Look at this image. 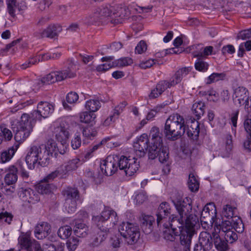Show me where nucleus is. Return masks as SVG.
<instances>
[{
  "label": "nucleus",
  "mask_w": 251,
  "mask_h": 251,
  "mask_svg": "<svg viewBox=\"0 0 251 251\" xmlns=\"http://www.w3.org/2000/svg\"><path fill=\"white\" fill-rule=\"evenodd\" d=\"M157 221V226L163 231L164 238L173 241L175 236L180 232V242L184 247L185 251H190L192 237L200 227L206 230L214 231L215 223L218 221Z\"/></svg>",
  "instance_id": "obj_1"
},
{
  "label": "nucleus",
  "mask_w": 251,
  "mask_h": 251,
  "mask_svg": "<svg viewBox=\"0 0 251 251\" xmlns=\"http://www.w3.org/2000/svg\"><path fill=\"white\" fill-rule=\"evenodd\" d=\"M65 152L64 149L59 151L56 142L50 140L45 144L31 146L26 155L25 162L28 169L33 170L36 167L47 166L50 156L56 157L58 152L63 154Z\"/></svg>",
  "instance_id": "obj_2"
},
{
  "label": "nucleus",
  "mask_w": 251,
  "mask_h": 251,
  "mask_svg": "<svg viewBox=\"0 0 251 251\" xmlns=\"http://www.w3.org/2000/svg\"><path fill=\"white\" fill-rule=\"evenodd\" d=\"M149 136L151 142L149 150V158L154 159L158 156L161 163L166 162L169 159V149L163 145L162 134L160 132L159 128L156 126L152 127Z\"/></svg>",
  "instance_id": "obj_3"
},
{
  "label": "nucleus",
  "mask_w": 251,
  "mask_h": 251,
  "mask_svg": "<svg viewBox=\"0 0 251 251\" xmlns=\"http://www.w3.org/2000/svg\"><path fill=\"white\" fill-rule=\"evenodd\" d=\"M186 128L183 116L177 113L173 114L167 119L164 132L169 140L175 141L184 135Z\"/></svg>",
  "instance_id": "obj_4"
},
{
  "label": "nucleus",
  "mask_w": 251,
  "mask_h": 251,
  "mask_svg": "<svg viewBox=\"0 0 251 251\" xmlns=\"http://www.w3.org/2000/svg\"><path fill=\"white\" fill-rule=\"evenodd\" d=\"M11 124L15 133V140L20 144L29 137L35 123L30 119L29 114L24 113L21 116L20 121H13Z\"/></svg>",
  "instance_id": "obj_5"
},
{
  "label": "nucleus",
  "mask_w": 251,
  "mask_h": 251,
  "mask_svg": "<svg viewBox=\"0 0 251 251\" xmlns=\"http://www.w3.org/2000/svg\"><path fill=\"white\" fill-rule=\"evenodd\" d=\"M76 71L75 65L71 60L67 68L61 71L52 72L42 78L41 82L43 84L47 85L65 79L74 78L76 76Z\"/></svg>",
  "instance_id": "obj_6"
},
{
  "label": "nucleus",
  "mask_w": 251,
  "mask_h": 251,
  "mask_svg": "<svg viewBox=\"0 0 251 251\" xmlns=\"http://www.w3.org/2000/svg\"><path fill=\"white\" fill-rule=\"evenodd\" d=\"M172 201L179 216V218L177 217V220H193V215L191 213L192 206L190 199L185 198L182 200V197L178 195L172 198Z\"/></svg>",
  "instance_id": "obj_7"
},
{
  "label": "nucleus",
  "mask_w": 251,
  "mask_h": 251,
  "mask_svg": "<svg viewBox=\"0 0 251 251\" xmlns=\"http://www.w3.org/2000/svg\"><path fill=\"white\" fill-rule=\"evenodd\" d=\"M115 15L118 16H121L118 13H115L113 7L110 5L101 6L96 8L94 13L87 18V22L90 24H93L108 17L113 19V16Z\"/></svg>",
  "instance_id": "obj_8"
},
{
  "label": "nucleus",
  "mask_w": 251,
  "mask_h": 251,
  "mask_svg": "<svg viewBox=\"0 0 251 251\" xmlns=\"http://www.w3.org/2000/svg\"><path fill=\"white\" fill-rule=\"evenodd\" d=\"M54 110V106L53 104L41 101L38 103L37 110H34L29 115L30 119L35 123L36 121H41L42 119L48 118Z\"/></svg>",
  "instance_id": "obj_9"
},
{
  "label": "nucleus",
  "mask_w": 251,
  "mask_h": 251,
  "mask_svg": "<svg viewBox=\"0 0 251 251\" xmlns=\"http://www.w3.org/2000/svg\"><path fill=\"white\" fill-rule=\"evenodd\" d=\"M139 161L135 157L128 158L125 156H119V169L126 176H133L138 170Z\"/></svg>",
  "instance_id": "obj_10"
},
{
  "label": "nucleus",
  "mask_w": 251,
  "mask_h": 251,
  "mask_svg": "<svg viewBox=\"0 0 251 251\" xmlns=\"http://www.w3.org/2000/svg\"><path fill=\"white\" fill-rule=\"evenodd\" d=\"M100 169L102 173L107 176L115 174L119 169V156L111 155L108 156L100 165Z\"/></svg>",
  "instance_id": "obj_11"
},
{
  "label": "nucleus",
  "mask_w": 251,
  "mask_h": 251,
  "mask_svg": "<svg viewBox=\"0 0 251 251\" xmlns=\"http://www.w3.org/2000/svg\"><path fill=\"white\" fill-rule=\"evenodd\" d=\"M248 90L244 87H238L234 89L232 99L234 104L237 106L244 105L245 109L248 108L249 100Z\"/></svg>",
  "instance_id": "obj_12"
},
{
  "label": "nucleus",
  "mask_w": 251,
  "mask_h": 251,
  "mask_svg": "<svg viewBox=\"0 0 251 251\" xmlns=\"http://www.w3.org/2000/svg\"><path fill=\"white\" fill-rule=\"evenodd\" d=\"M149 139L147 134H143L137 138L134 143L133 147L137 156L141 157L145 155L146 151L150 146H149Z\"/></svg>",
  "instance_id": "obj_13"
},
{
  "label": "nucleus",
  "mask_w": 251,
  "mask_h": 251,
  "mask_svg": "<svg viewBox=\"0 0 251 251\" xmlns=\"http://www.w3.org/2000/svg\"><path fill=\"white\" fill-rule=\"evenodd\" d=\"M20 198L23 201L29 203H35L39 201L37 194L30 188H21L18 192Z\"/></svg>",
  "instance_id": "obj_14"
},
{
  "label": "nucleus",
  "mask_w": 251,
  "mask_h": 251,
  "mask_svg": "<svg viewBox=\"0 0 251 251\" xmlns=\"http://www.w3.org/2000/svg\"><path fill=\"white\" fill-rule=\"evenodd\" d=\"M61 31L62 27L60 25H50L43 31L35 33L34 35L37 38L49 37L53 38L57 36L58 34Z\"/></svg>",
  "instance_id": "obj_15"
},
{
  "label": "nucleus",
  "mask_w": 251,
  "mask_h": 251,
  "mask_svg": "<svg viewBox=\"0 0 251 251\" xmlns=\"http://www.w3.org/2000/svg\"><path fill=\"white\" fill-rule=\"evenodd\" d=\"M171 207L169 204L167 202H163L160 203L156 213L157 219L163 220V219L169 218V220H175L177 217L174 214L170 215Z\"/></svg>",
  "instance_id": "obj_16"
},
{
  "label": "nucleus",
  "mask_w": 251,
  "mask_h": 251,
  "mask_svg": "<svg viewBox=\"0 0 251 251\" xmlns=\"http://www.w3.org/2000/svg\"><path fill=\"white\" fill-rule=\"evenodd\" d=\"M19 243L22 249L27 251H35L34 245L38 244V242L33 239H31L27 234L22 235L19 237Z\"/></svg>",
  "instance_id": "obj_17"
},
{
  "label": "nucleus",
  "mask_w": 251,
  "mask_h": 251,
  "mask_svg": "<svg viewBox=\"0 0 251 251\" xmlns=\"http://www.w3.org/2000/svg\"><path fill=\"white\" fill-rule=\"evenodd\" d=\"M50 231V226L47 222L42 221L35 227L34 234L39 240L45 238Z\"/></svg>",
  "instance_id": "obj_18"
},
{
  "label": "nucleus",
  "mask_w": 251,
  "mask_h": 251,
  "mask_svg": "<svg viewBox=\"0 0 251 251\" xmlns=\"http://www.w3.org/2000/svg\"><path fill=\"white\" fill-rule=\"evenodd\" d=\"M192 69V67H188L182 68L178 70L176 72L174 76L169 81L170 86L172 87L179 83L181 81L182 78L187 75Z\"/></svg>",
  "instance_id": "obj_19"
},
{
  "label": "nucleus",
  "mask_w": 251,
  "mask_h": 251,
  "mask_svg": "<svg viewBox=\"0 0 251 251\" xmlns=\"http://www.w3.org/2000/svg\"><path fill=\"white\" fill-rule=\"evenodd\" d=\"M217 215V210L215 205L213 202L207 204L201 213V219H208L215 220Z\"/></svg>",
  "instance_id": "obj_20"
},
{
  "label": "nucleus",
  "mask_w": 251,
  "mask_h": 251,
  "mask_svg": "<svg viewBox=\"0 0 251 251\" xmlns=\"http://www.w3.org/2000/svg\"><path fill=\"white\" fill-rule=\"evenodd\" d=\"M53 133L56 139L58 141L60 142L61 145L64 147L69 137L68 129L62 126H57L54 128Z\"/></svg>",
  "instance_id": "obj_21"
},
{
  "label": "nucleus",
  "mask_w": 251,
  "mask_h": 251,
  "mask_svg": "<svg viewBox=\"0 0 251 251\" xmlns=\"http://www.w3.org/2000/svg\"><path fill=\"white\" fill-rule=\"evenodd\" d=\"M110 140V137H106L103 139H102L100 143L99 144L94 145L93 147H90L89 149L86 151L84 155V157L87 159H89L92 156V153L98 150V149L100 147V145H104L106 144L107 142V145L108 147L112 148V147H117L120 145L118 142L116 143H112L111 142H109Z\"/></svg>",
  "instance_id": "obj_22"
},
{
  "label": "nucleus",
  "mask_w": 251,
  "mask_h": 251,
  "mask_svg": "<svg viewBox=\"0 0 251 251\" xmlns=\"http://www.w3.org/2000/svg\"><path fill=\"white\" fill-rule=\"evenodd\" d=\"M130 226L131 227L128 231V233L129 235L127 236L125 241L128 245H133L136 243L139 239L140 233L137 225L133 223Z\"/></svg>",
  "instance_id": "obj_23"
},
{
  "label": "nucleus",
  "mask_w": 251,
  "mask_h": 251,
  "mask_svg": "<svg viewBox=\"0 0 251 251\" xmlns=\"http://www.w3.org/2000/svg\"><path fill=\"white\" fill-rule=\"evenodd\" d=\"M171 86L169 84V81L162 80L159 81L155 88L152 89L149 95L150 99H153L159 96L166 89Z\"/></svg>",
  "instance_id": "obj_24"
},
{
  "label": "nucleus",
  "mask_w": 251,
  "mask_h": 251,
  "mask_svg": "<svg viewBox=\"0 0 251 251\" xmlns=\"http://www.w3.org/2000/svg\"><path fill=\"white\" fill-rule=\"evenodd\" d=\"M65 200L75 201L76 202L79 199V192L77 188L67 187L62 192Z\"/></svg>",
  "instance_id": "obj_25"
},
{
  "label": "nucleus",
  "mask_w": 251,
  "mask_h": 251,
  "mask_svg": "<svg viewBox=\"0 0 251 251\" xmlns=\"http://www.w3.org/2000/svg\"><path fill=\"white\" fill-rule=\"evenodd\" d=\"M79 163V159L75 158L59 167L64 177H65L66 175L69 172L76 170L78 166Z\"/></svg>",
  "instance_id": "obj_26"
},
{
  "label": "nucleus",
  "mask_w": 251,
  "mask_h": 251,
  "mask_svg": "<svg viewBox=\"0 0 251 251\" xmlns=\"http://www.w3.org/2000/svg\"><path fill=\"white\" fill-rule=\"evenodd\" d=\"M231 229H233V226L230 221H219L215 223L212 233L219 234L221 230L225 233Z\"/></svg>",
  "instance_id": "obj_27"
},
{
  "label": "nucleus",
  "mask_w": 251,
  "mask_h": 251,
  "mask_svg": "<svg viewBox=\"0 0 251 251\" xmlns=\"http://www.w3.org/2000/svg\"><path fill=\"white\" fill-rule=\"evenodd\" d=\"M8 173L4 177V182L5 184L10 185L15 184L18 179L17 170L16 166L11 165L7 169Z\"/></svg>",
  "instance_id": "obj_28"
},
{
  "label": "nucleus",
  "mask_w": 251,
  "mask_h": 251,
  "mask_svg": "<svg viewBox=\"0 0 251 251\" xmlns=\"http://www.w3.org/2000/svg\"><path fill=\"white\" fill-rule=\"evenodd\" d=\"M199 126V123L197 121H192L191 125L187 128L188 136L194 140H197L198 139L200 133Z\"/></svg>",
  "instance_id": "obj_29"
},
{
  "label": "nucleus",
  "mask_w": 251,
  "mask_h": 251,
  "mask_svg": "<svg viewBox=\"0 0 251 251\" xmlns=\"http://www.w3.org/2000/svg\"><path fill=\"white\" fill-rule=\"evenodd\" d=\"M55 188L52 183H49L44 180H42L36 186L37 191L41 194L50 193Z\"/></svg>",
  "instance_id": "obj_30"
},
{
  "label": "nucleus",
  "mask_w": 251,
  "mask_h": 251,
  "mask_svg": "<svg viewBox=\"0 0 251 251\" xmlns=\"http://www.w3.org/2000/svg\"><path fill=\"white\" fill-rule=\"evenodd\" d=\"M213 236L207 232H202L199 236V244L204 246L206 250H210L212 247Z\"/></svg>",
  "instance_id": "obj_31"
},
{
  "label": "nucleus",
  "mask_w": 251,
  "mask_h": 251,
  "mask_svg": "<svg viewBox=\"0 0 251 251\" xmlns=\"http://www.w3.org/2000/svg\"><path fill=\"white\" fill-rule=\"evenodd\" d=\"M19 144H16L8 150L2 151L0 155V162L1 163H5L9 161L14 155L15 151L19 148Z\"/></svg>",
  "instance_id": "obj_32"
},
{
  "label": "nucleus",
  "mask_w": 251,
  "mask_h": 251,
  "mask_svg": "<svg viewBox=\"0 0 251 251\" xmlns=\"http://www.w3.org/2000/svg\"><path fill=\"white\" fill-rule=\"evenodd\" d=\"M73 230L75 234L79 237H84L87 234L88 227L80 221L76 222Z\"/></svg>",
  "instance_id": "obj_33"
},
{
  "label": "nucleus",
  "mask_w": 251,
  "mask_h": 251,
  "mask_svg": "<svg viewBox=\"0 0 251 251\" xmlns=\"http://www.w3.org/2000/svg\"><path fill=\"white\" fill-rule=\"evenodd\" d=\"M115 225L114 222L112 223L110 221H98L94 230L104 232L106 234L107 232Z\"/></svg>",
  "instance_id": "obj_34"
},
{
  "label": "nucleus",
  "mask_w": 251,
  "mask_h": 251,
  "mask_svg": "<svg viewBox=\"0 0 251 251\" xmlns=\"http://www.w3.org/2000/svg\"><path fill=\"white\" fill-rule=\"evenodd\" d=\"M212 236L215 247L218 251H226L228 250L227 242L226 240H222L218 234L212 233Z\"/></svg>",
  "instance_id": "obj_35"
},
{
  "label": "nucleus",
  "mask_w": 251,
  "mask_h": 251,
  "mask_svg": "<svg viewBox=\"0 0 251 251\" xmlns=\"http://www.w3.org/2000/svg\"><path fill=\"white\" fill-rule=\"evenodd\" d=\"M205 104L204 102L200 101L194 103L192 105V111L197 120L200 119L205 111Z\"/></svg>",
  "instance_id": "obj_36"
},
{
  "label": "nucleus",
  "mask_w": 251,
  "mask_h": 251,
  "mask_svg": "<svg viewBox=\"0 0 251 251\" xmlns=\"http://www.w3.org/2000/svg\"><path fill=\"white\" fill-rule=\"evenodd\" d=\"M120 223L118 224V230L120 233L121 236H122L126 240L127 236L129 235L128 233V231L129 230L131 226L133 223H130L127 221H119Z\"/></svg>",
  "instance_id": "obj_37"
},
{
  "label": "nucleus",
  "mask_w": 251,
  "mask_h": 251,
  "mask_svg": "<svg viewBox=\"0 0 251 251\" xmlns=\"http://www.w3.org/2000/svg\"><path fill=\"white\" fill-rule=\"evenodd\" d=\"M7 10L8 14L13 18L16 17V9L20 11L24 10L26 7L25 5H20L17 3V1L7 4Z\"/></svg>",
  "instance_id": "obj_38"
},
{
  "label": "nucleus",
  "mask_w": 251,
  "mask_h": 251,
  "mask_svg": "<svg viewBox=\"0 0 251 251\" xmlns=\"http://www.w3.org/2000/svg\"><path fill=\"white\" fill-rule=\"evenodd\" d=\"M232 136L230 135H227L226 137V148L225 149L221 151V155L223 157H228L232 151Z\"/></svg>",
  "instance_id": "obj_39"
},
{
  "label": "nucleus",
  "mask_w": 251,
  "mask_h": 251,
  "mask_svg": "<svg viewBox=\"0 0 251 251\" xmlns=\"http://www.w3.org/2000/svg\"><path fill=\"white\" fill-rule=\"evenodd\" d=\"M117 217V213L110 207H105L100 215L103 220L115 219Z\"/></svg>",
  "instance_id": "obj_40"
},
{
  "label": "nucleus",
  "mask_w": 251,
  "mask_h": 251,
  "mask_svg": "<svg viewBox=\"0 0 251 251\" xmlns=\"http://www.w3.org/2000/svg\"><path fill=\"white\" fill-rule=\"evenodd\" d=\"M80 121L84 123H91L93 125L96 118V115L91 112H83L80 114Z\"/></svg>",
  "instance_id": "obj_41"
},
{
  "label": "nucleus",
  "mask_w": 251,
  "mask_h": 251,
  "mask_svg": "<svg viewBox=\"0 0 251 251\" xmlns=\"http://www.w3.org/2000/svg\"><path fill=\"white\" fill-rule=\"evenodd\" d=\"M100 106V101L96 99H91L87 100L85 104L86 108L92 113L98 111Z\"/></svg>",
  "instance_id": "obj_42"
},
{
  "label": "nucleus",
  "mask_w": 251,
  "mask_h": 251,
  "mask_svg": "<svg viewBox=\"0 0 251 251\" xmlns=\"http://www.w3.org/2000/svg\"><path fill=\"white\" fill-rule=\"evenodd\" d=\"M187 183L188 188L191 191L197 192L198 191L199 182L193 174H190Z\"/></svg>",
  "instance_id": "obj_43"
},
{
  "label": "nucleus",
  "mask_w": 251,
  "mask_h": 251,
  "mask_svg": "<svg viewBox=\"0 0 251 251\" xmlns=\"http://www.w3.org/2000/svg\"><path fill=\"white\" fill-rule=\"evenodd\" d=\"M226 74L225 73H213L207 78V84H211L219 80L225 79Z\"/></svg>",
  "instance_id": "obj_44"
},
{
  "label": "nucleus",
  "mask_w": 251,
  "mask_h": 251,
  "mask_svg": "<svg viewBox=\"0 0 251 251\" xmlns=\"http://www.w3.org/2000/svg\"><path fill=\"white\" fill-rule=\"evenodd\" d=\"M197 59L195 63V69L200 72H205L208 70L209 64L204 61L203 58L197 57Z\"/></svg>",
  "instance_id": "obj_45"
},
{
  "label": "nucleus",
  "mask_w": 251,
  "mask_h": 251,
  "mask_svg": "<svg viewBox=\"0 0 251 251\" xmlns=\"http://www.w3.org/2000/svg\"><path fill=\"white\" fill-rule=\"evenodd\" d=\"M63 211L68 214L74 213L76 209V202L75 201L65 200Z\"/></svg>",
  "instance_id": "obj_46"
},
{
  "label": "nucleus",
  "mask_w": 251,
  "mask_h": 251,
  "mask_svg": "<svg viewBox=\"0 0 251 251\" xmlns=\"http://www.w3.org/2000/svg\"><path fill=\"white\" fill-rule=\"evenodd\" d=\"M235 210V208H233L230 205H226L223 207L222 213V216L229 219L236 217V216H234Z\"/></svg>",
  "instance_id": "obj_47"
},
{
  "label": "nucleus",
  "mask_w": 251,
  "mask_h": 251,
  "mask_svg": "<svg viewBox=\"0 0 251 251\" xmlns=\"http://www.w3.org/2000/svg\"><path fill=\"white\" fill-rule=\"evenodd\" d=\"M72 229L69 226H64L59 228L58 235L62 239L68 238L72 234Z\"/></svg>",
  "instance_id": "obj_48"
},
{
  "label": "nucleus",
  "mask_w": 251,
  "mask_h": 251,
  "mask_svg": "<svg viewBox=\"0 0 251 251\" xmlns=\"http://www.w3.org/2000/svg\"><path fill=\"white\" fill-rule=\"evenodd\" d=\"M34 245L35 247V251H55V245L51 243H46L43 245L41 247L40 244L36 243Z\"/></svg>",
  "instance_id": "obj_49"
},
{
  "label": "nucleus",
  "mask_w": 251,
  "mask_h": 251,
  "mask_svg": "<svg viewBox=\"0 0 251 251\" xmlns=\"http://www.w3.org/2000/svg\"><path fill=\"white\" fill-rule=\"evenodd\" d=\"M245 50L247 51H250L251 50V40L242 43L239 45L238 56L240 57H243Z\"/></svg>",
  "instance_id": "obj_50"
},
{
  "label": "nucleus",
  "mask_w": 251,
  "mask_h": 251,
  "mask_svg": "<svg viewBox=\"0 0 251 251\" xmlns=\"http://www.w3.org/2000/svg\"><path fill=\"white\" fill-rule=\"evenodd\" d=\"M213 48L212 46H207L205 47L202 50L196 51L193 53L194 57H200L203 58L211 54Z\"/></svg>",
  "instance_id": "obj_51"
},
{
  "label": "nucleus",
  "mask_w": 251,
  "mask_h": 251,
  "mask_svg": "<svg viewBox=\"0 0 251 251\" xmlns=\"http://www.w3.org/2000/svg\"><path fill=\"white\" fill-rule=\"evenodd\" d=\"M132 62V60L131 58L124 57L115 60L114 61V64H115V67H122L130 65Z\"/></svg>",
  "instance_id": "obj_52"
},
{
  "label": "nucleus",
  "mask_w": 251,
  "mask_h": 251,
  "mask_svg": "<svg viewBox=\"0 0 251 251\" xmlns=\"http://www.w3.org/2000/svg\"><path fill=\"white\" fill-rule=\"evenodd\" d=\"M78 243L79 240L77 238H70L66 243L69 251H74L77 248Z\"/></svg>",
  "instance_id": "obj_53"
},
{
  "label": "nucleus",
  "mask_w": 251,
  "mask_h": 251,
  "mask_svg": "<svg viewBox=\"0 0 251 251\" xmlns=\"http://www.w3.org/2000/svg\"><path fill=\"white\" fill-rule=\"evenodd\" d=\"M82 134L85 138L91 139L96 135L97 131L91 127H86L83 129Z\"/></svg>",
  "instance_id": "obj_54"
},
{
  "label": "nucleus",
  "mask_w": 251,
  "mask_h": 251,
  "mask_svg": "<svg viewBox=\"0 0 251 251\" xmlns=\"http://www.w3.org/2000/svg\"><path fill=\"white\" fill-rule=\"evenodd\" d=\"M57 176H60L62 178L64 177L62 175V173L59 168H58L55 171L48 175L43 180L50 183V181L53 180Z\"/></svg>",
  "instance_id": "obj_55"
},
{
  "label": "nucleus",
  "mask_w": 251,
  "mask_h": 251,
  "mask_svg": "<svg viewBox=\"0 0 251 251\" xmlns=\"http://www.w3.org/2000/svg\"><path fill=\"white\" fill-rule=\"evenodd\" d=\"M239 110H237L235 111H234L231 114L230 116V121L231 124L232 125L231 129L232 132L234 134L236 133V128L237 126V121L238 119V117L239 115Z\"/></svg>",
  "instance_id": "obj_56"
},
{
  "label": "nucleus",
  "mask_w": 251,
  "mask_h": 251,
  "mask_svg": "<svg viewBox=\"0 0 251 251\" xmlns=\"http://www.w3.org/2000/svg\"><path fill=\"white\" fill-rule=\"evenodd\" d=\"M225 233V239L227 242L232 243L238 238L237 234L233 229L226 231Z\"/></svg>",
  "instance_id": "obj_57"
},
{
  "label": "nucleus",
  "mask_w": 251,
  "mask_h": 251,
  "mask_svg": "<svg viewBox=\"0 0 251 251\" xmlns=\"http://www.w3.org/2000/svg\"><path fill=\"white\" fill-rule=\"evenodd\" d=\"M95 231L97 233V235H95L94 238L93 244L95 246H98L106 238V234L104 232H100V231L95 230Z\"/></svg>",
  "instance_id": "obj_58"
},
{
  "label": "nucleus",
  "mask_w": 251,
  "mask_h": 251,
  "mask_svg": "<svg viewBox=\"0 0 251 251\" xmlns=\"http://www.w3.org/2000/svg\"><path fill=\"white\" fill-rule=\"evenodd\" d=\"M51 3V0H41L37 4V9L41 11H43L45 10L47 8H49Z\"/></svg>",
  "instance_id": "obj_59"
},
{
  "label": "nucleus",
  "mask_w": 251,
  "mask_h": 251,
  "mask_svg": "<svg viewBox=\"0 0 251 251\" xmlns=\"http://www.w3.org/2000/svg\"><path fill=\"white\" fill-rule=\"evenodd\" d=\"M17 170V174L19 173L24 178H27L29 177L28 173L25 170L23 165L21 164L15 165Z\"/></svg>",
  "instance_id": "obj_60"
},
{
  "label": "nucleus",
  "mask_w": 251,
  "mask_h": 251,
  "mask_svg": "<svg viewBox=\"0 0 251 251\" xmlns=\"http://www.w3.org/2000/svg\"><path fill=\"white\" fill-rule=\"evenodd\" d=\"M147 49L146 43L144 41H141L136 46L135 49V53L142 54Z\"/></svg>",
  "instance_id": "obj_61"
},
{
  "label": "nucleus",
  "mask_w": 251,
  "mask_h": 251,
  "mask_svg": "<svg viewBox=\"0 0 251 251\" xmlns=\"http://www.w3.org/2000/svg\"><path fill=\"white\" fill-rule=\"evenodd\" d=\"M67 102L72 104L75 103L78 100V95L75 92H71L68 94L66 96Z\"/></svg>",
  "instance_id": "obj_62"
},
{
  "label": "nucleus",
  "mask_w": 251,
  "mask_h": 251,
  "mask_svg": "<svg viewBox=\"0 0 251 251\" xmlns=\"http://www.w3.org/2000/svg\"><path fill=\"white\" fill-rule=\"evenodd\" d=\"M81 140L79 134H75L72 140L71 146L73 149H77L81 145Z\"/></svg>",
  "instance_id": "obj_63"
},
{
  "label": "nucleus",
  "mask_w": 251,
  "mask_h": 251,
  "mask_svg": "<svg viewBox=\"0 0 251 251\" xmlns=\"http://www.w3.org/2000/svg\"><path fill=\"white\" fill-rule=\"evenodd\" d=\"M237 38L242 40L251 38V29L245 30L240 32L237 36Z\"/></svg>",
  "instance_id": "obj_64"
}]
</instances>
